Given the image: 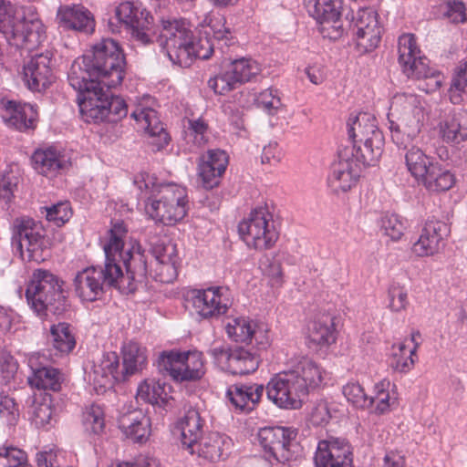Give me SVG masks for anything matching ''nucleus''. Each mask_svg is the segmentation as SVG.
<instances>
[{
	"label": "nucleus",
	"mask_w": 467,
	"mask_h": 467,
	"mask_svg": "<svg viewBox=\"0 0 467 467\" xmlns=\"http://www.w3.org/2000/svg\"><path fill=\"white\" fill-rule=\"evenodd\" d=\"M351 31L360 52L372 51L378 47L382 33L378 14L370 8L359 9L353 17Z\"/></svg>",
	"instance_id": "19"
},
{
	"label": "nucleus",
	"mask_w": 467,
	"mask_h": 467,
	"mask_svg": "<svg viewBox=\"0 0 467 467\" xmlns=\"http://www.w3.org/2000/svg\"><path fill=\"white\" fill-rule=\"evenodd\" d=\"M176 264V258L161 263H156L154 268V278L157 281L165 284L173 282L177 277Z\"/></svg>",
	"instance_id": "57"
},
{
	"label": "nucleus",
	"mask_w": 467,
	"mask_h": 467,
	"mask_svg": "<svg viewBox=\"0 0 467 467\" xmlns=\"http://www.w3.org/2000/svg\"><path fill=\"white\" fill-rule=\"evenodd\" d=\"M31 387L44 389L58 391L61 389L62 374L61 372L52 367H41L33 369V373L27 379Z\"/></svg>",
	"instance_id": "42"
},
{
	"label": "nucleus",
	"mask_w": 467,
	"mask_h": 467,
	"mask_svg": "<svg viewBox=\"0 0 467 467\" xmlns=\"http://www.w3.org/2000/svg\"><path fill=\"white\" fill-rule=\"evenodd\" d=\"M111 235H115L121 242L115 258L118 265V258L122 260L127 272L126 275H123L124 286L118 288L124 293H133L137 289V285L143 283L146 279L148 273L146 255L140 244H133L131 248L123 251L124 244L121 238L117 236L114 231H111Z\"/></svg>",
	"instance_id": "17"
},
{
	"label": "nucleus",
	"mask_w": 467,
	"mask_h": 467,
	"mask_svg": "<svg viewBox=\"0 0 467 467\" xmlns=\"http://www.w3.org/2000/svg\"><path fill=\"white\" fill-rule=\"evenodd\" d=\"M181 430V441L185 449H193L196 441L202 437L203 420L200 412L195 409H190L179 423Z\"/></svg>",
	"instance_id": "40"
},
{
	"label": "nucleus",
	"mask_w": 467,
	"mask_h": 467,
	"mask_svg": "<svg viewBox=\"0 0 467 467\" xmlns=\"http://www.w3.org/2000/svg\"><path fill=\"white\" fill-rule=\"evenodd\" d=\"M342 392L348 401L356 408L366 409L371 405L369 396L365 393L364 389L358 382L348 383L343 387Z\"/></svg>",
	"instance_id": "52"
},
{
	"label": "nucleus",
	"mask_w": 467,
	"mask_h": 467,
	"mask_svg": "<svg viewBox=\"0 0 467 467\" xmlns=\"http://www.w3.org/2000/svg\"><path fill=\"white\" fill-rule=\"evenodd\" d=\"M58 24L67 28L86 34L92 33L95 20L91 12L81 5L59 6L57 13Z\"/></svg>",
	"instance_id": "31"
},
{
	"label": "nucleus",
	"mask_w": 467,
	"mask_h": 467,
	"mask_svg": "<svg viewBox=\"0 0 467 467\" xmlns=\"http://www.w3.org/2000/svg\"><path fill=\"white\" fill-rule=\"evenodd\" d=\"M122 368L115 352L104 354L93 366L94 389L102 394L113 388L116 381H125L129 377L141 371L147 364L146 348L135 341L122 347Z\"/></svg>",
	"instance_id": "3"
},
{
	"label": "nucleus",
	"mask_w": 467,
	"mask_h": 467,
	"mask_svg": "<svg viewBox=\"0 0 467 467\" xmlns=\"http://www.w3.org/2000/svg\"><path fill=\"white\" fill-rule=\"evenodd\" d=\"M257 101L259 107L269 115L276 114L282 107L281 99L277 96V90L272 88L262 91L258 96Z\"/></svg>",
	"instance_id": "55"
},
{
	"label": "nucleus",
	"mask_w": 467,
	"mask_h": 467,
	"mask_svg": "<svg viewBox=\"0 0 467 467\" xmlns=\"http://www.w3.org/2000/svg\"><path fill=\"white\" fill-rule=\"evenodd\" d=\"M46 218L57 225H62L71 217V209L68 202H58L50 207L45 208Z\"/></svg>",
	"instance_id": "56"
},
{
	"label": "nucleus",
	"mask_w": 467,
	"mask_h": 467,
	"mask_svg": "<svg viewBox=\"0 0 467 467\" xmlns=\"http://www.w3.org/2000/svg\"><path fill=\"white\" fill-rule=\"evenodd\" d=\"M316 467H352V452L343 439L329 438L318 442L314 457Z\"/></svg>",
	"instance_id": "23"
},
{
	"label": "nucleus",
	"mask_w": 467,
	"mask_h": 467,
	"mask_svg": "<svg viewBox=\"0 0 467 467\" xmlns=\"http://www.w3.org/2000/svg\"><path fill=\"white\" fill-rule=\"evenodd\" d=\"M467 88V75L458 67L454 77L451 79L450 96L453 103L461 100V92H464Z\"/></svg>",
	"instance_id": "62"
},
{
	"label": "nucleus",
	"mask_w": 467,
	"mask_h": 467,
	"mask_svg": "<svg viewBox=\"0 0 467 467\" xmlns=\"http://www.w3.org/2000/svg\"><path fill=\"white\" fill-rule=\"evenodd\" d=\"M53 348L60 354H68L76 347L75 336L67 323L60 322L50 328Z\"/></svg>",
	"instance_id": "45"
},
{
	"label": "nucleus",
	"mask_w": 467,
	"mask_h": 467,
	"mask_svg": "<svg viewBox=\"0 0 467 467\" xmlns=\"http://www.w3.org/2000/svg\"><path fill=\"white\" fill-rule=\"evenodd\" d=\"M224 292H227L226 289L220 286L192 290L188 296V301L201 317H218L225 314L228 309L229 299Z\"/></svg>",
	"instance_id": "22"
},
{
	"label": "nucleus",
	"mask_w": 467,
	"mask_h": 467,
	"mask_svg": "<svg viewBox=\"0 0 467 467\" xmlns=\"http://www.w3.org/2000/svg\"><path fill=\"white\" fill-rule=\"evenodd\" d=\"M420 337L419 331L411 334L410 340L414 346L412 348L407 350L405 343H400L398 347L399 352L393 354V361L391 363L392 368L400 372L409 371L414 365L413 356L416 355V351L420 346V343L416 341V337Z\"/></svg>",
	"instance_id": "47"
},
{
	"label": "nucleus",
	"mask_w": 467,
	"mask_h": 467,
	"mask_svg": "<svg viewBox=\"0 0 467 467\" xmlns=\"http://www.w3.org/2000/svg\"><path fill=\"white\" fill-rule=\"evenodd\" d=\"M389 307L395 312L406 309L408 306V290L400 285H392L389 290Z\"/></svg>",
	"instance_id": "59"
},
{
	"label": "nucleus",
	"mask_w": 467,
	"mask_h": 467,
	"mask_svg": "<svg viewBox=\"0 0 467 467\" xmlns=\"http://www.w3.org/2000/svg\"><path fill=\"white\" fill-rule=\"evenodd\" d=\"M399 64L403 73L410 78H429L427 90H435L441 86L440 74L431 68L428 59L420 56V50L417 47L413 35L407 34L400 36L398 41Z\"/></svg>",
	"instance_id": "10"
},
{
	"label": "nucleus",
	"mask_w": 467,
	"mask_h": 467,
	"mask_svg": "<svg viewBox=\"0 0 467 467\" xmlns=\"http://www.w3.org/2000/svg\"><path fill=\"white\" fill-rule=\"evenodd\" d=\"M211 30L213 32V42L207 37L200 38L196 43L192 40L190 49H188L191 64L195 58L203 60L210 58L215 44L221 46V48L223 46L229 47L232 44L233 35L230 28L225 26L224 18L213 21L211 26Z\"/></svg>",
	"instance_id": "28"
},
{
	"label": "nucleus",
	"mask_w": 467,
	"mask_h": 467,
	"mask_svg": "<svg viewBox=\"0 0 467 467\" xmlns=\"http://www.w3.org/2000/svg\"><path fill=\"white\" fill-rule=\"evenodd\" d=\"M238 232L246 244L256 250L270 249L279 238L273 214L267 207L254 209L248 218L239 223Z\"/></svg>",
	"instance_id": "9"
},
{
	"label": "nucleus",
	"mask_w": 467,
	"mask_h": 467,
	"mask_svg": "<svg viewBox=\"0 0 467 467\" xmlns=\"http://www.w3.org/2000/svg\"><path fill=\"white\" fill-rule=\"evenodd\" d=\"M381 230L391 240L397 241L403 235L405 223L398 214H386L381 219Z\"/></svg>",
	"instance_id": "54"
},
{
	"label": "nucleus",
	"mask_w": 467,
	"mask_h": 467,
	"mask_svg": "<svg viewBox=\"0 0 467 467\" xmlns=\"http://www.w3.org/2000/svg\"><path fill=\"white\" fill-rule=\"evenodd\" d=\"M405 162L408 171L419 182L435 161L419 147L411 146L405 153Z\"/></svg>",
	"instance_id": "44"
},
{
	"label": "nucleus",
	"mask_w": 467,
	"mask_h": 467,
	"mask_svg": "<svg viewBox=\"0 0 467 467\" xmlns=\"http://www.w3.org/2000/svg\"><path fill=\"white\" fill-rule=\"evenodd\" d=\"M86 99H79V111L87 122H117L127 116L125 101L109 90L94 91Z\"/></svg>",
	"instance_id": "11"
},
{
	"label": "nucleus",
	"mask_w": 467,
	"mask_h": 467,
	"mask_svg": "<svg viewBox=\"0 0 467 467\" xmlns=\"http://www.w3.org/2000/svg\"><path fill=\"white\" fill-rule=\"evenodd\" d=\"M64 282L48 270L33 272L26 290L28 304L38 314L61 315L68 307L63 290Z\"/></svg>",
	"instance_id": "5"
},
{
	"label": "nucleus",
	"mask_w": 467,
	"mask_h": 467,
	"mask_svg": "<svg viewBox=\"0 0 467 467\" xmlns=\"http://www.w3.org/2000/svg\"><path fill=\"white\" fill-rule=\"evenodd\" d=\"M85 56L100 76L103 87L111 88L121 84L124 78L125 57L117 41L103 38Z\"/></svg>",
	"instance_id": "8"
},
{
	"label": "nucleus",
	"mask_w": 467,
	"mask_h": 467,
	"mask_svg": "<svg viewBox=\"0 0 467 467\" xmlns=\"http://www.w3.org/2000/svg\"><path fill=\"white\" fill-rule=\"evenodd\" d=\"M450 234L449 225L440 220H428L418 240L412 245V253L420 257L432 256L440 252L443 240Z\"/></svg>",
	"instance_id": "25"
},
{
	"label": "nucleus",
	"mask_w": 467,
	"mask_h": 467,
	"mask_svg": "<svg viewBox=\"0 0 467 467\" xmlns=\"http://www.w3.org/2000/svg\"><path fill=\"white\" fill-rule=\"evenodd\" d=\"M0 35L17 48L32 50L45 38V29L38 19H23L15 23V11L10 2L0 0Z\"/></svg>",
	"instance_id": "6"
},
{
	"label": "nucleus",
	"mask_w": 467,
	"mask_h": 467,
	"mask_svg": "<svg viewBox=\"0 0 467 467\" xmlns=\"http://www.w3.org/2000/svg\"><path fill=\"white\" fill-rule=\"evenodd\" d=\"M264 391L265 387L261 384H235L228 388L226 397L236 410L250 412L260 401Z\"/></svg>",
	"instance_id": "35"
},
{
	"label": "nucleus",
	"mask_w": 467,
	"mask_h": 467,
	"mask_svg": "<svg viewBox=\"0 0 467 467\" xmlns=\"http://www.w3.org/2000/svg\"><path fill=\"white\" fill-rule=\"evenodd\" d=\"M213 362L223 371L233 375H246L254 372L259 366V357L243 347L228 348L214 343L207 350Z\"/></svg>",
	"instance_id": "14"
},
{
	"label": "nucleus",
	"mask_w": 467,
	"mask_h": 467,
	"mask_svg": "<svg viewBox=\"0 0 467 467\" xmlns=\"http://www.w3.org/2000/svg\"><path fill=\"white\" fill-rule=\"evenodd\" d=\"M260 71L258 64L247 58H240L224 64L222 70L208 81L209 87L218 95H225L239 85L249 81Z\"/></svg>",
	"instance_id": "15"
},
{
	"label": "nucleus",
	"mask_w": 467,
	"mask_h": 467,
	"mask_svg": "<svg viewBox=\"0 0 467 467\" xmlns=\"http://www.w3.org/2000/svg\"><path fill=\"white\" fill-rule=\"evenodd\" d=\"M0 467H30L26 453L16 447H5L0 450Z\"/></svg>",
	"instance_id": "53"
},
{
	"label": "nucleus",
	"mask_w": 467,
	"mask_h": 467,
	"mask_svg": "<svg viewBox=\"0 0 467 467\" xmlns=\"http://www.w3.org/2000/svg\"><path fill=\"white\" fill-rule=\"evenodd\" d=\"M158 367L178 381L199 379L203 374V363L197 352H162Z\"/></svg>",
	"instance_id": "16"
},
{
	"label": "nucleus",
	"mask_w": 467,
	"mask_h": 467,
	"mask_svg": "<svg viewBox=\"0 0 467 467\" xmlns=\"http://www.w3.org/2000/svg\"><path fill=\"white\" fill-rule=\"evenodd\" d=\"M206 131L207 124L203 120L200 119L189 120L187 135L193 137V142L198 146H202L206 143Z\"/></svg>",
	"instance_id": "63"
},
{
	"label": "nucleus",
	"mask_w": 467,
	"mask_h": 467,
	"mask_svg": "<svg viewBox=\"0 0 467 467\" xmlns=\"http://www.w3.org/2000/svg\"><path fill=\"white\" fill-rule=\"evenodd\" d=\"M148 244L150 245L151 254L155 257L156 263H161L177 258L175 244L171 243L165 244L157 235L149 237Z\"/></svg>",
	"instance_id": "49"
},
{
	"label": "nucleus",
	"mask_w": 467,
	"mask_h": 467,
	"mask_svg": "<svg viewBox=\"0 0 467 467\" xmlns=\"http://www.w3.org/2000/svg\"><path fill=\"white\" fill-rule=\"evenodd\" d=\"M295 436L293 431L278 426L261 428L257 434L259 443L270 462H285L292 458L291 442Z\"/></svg>",
	"instance_id": "18"
},
{
	"label": "nucleus",
	"mask_w": 467,
	"mask_h": 467,
	"mask_svg": "<svg viewBox=\"0 0 467 467\" xmlns=\"http://www.w3.org/2000/svg\"><path fill=\"white\" fill-rule=\"evenodd\" d=\"M340 0H305V6L308 14L321 25V31L325 32L330 29L336 31V35L330 37H337L340 35Z\"/></svg>",
	"instance_id": "29"
},
{
	"label": "nucleus",
	"mask_w": 467,
	"mask_h": 467,
	"mask_svg": "<svg viewBox=\"0 0 467 467\" xmlns=\"http://www.w3.org/2000/svg\"><path fill=\"white\" fill-rule=\"evenodd\" d=\"M228 165L227 153L220 149L209 150L199 158L198 175L205 189H213L220 182Z\"/></svg>",
	"instance_id": "27"
},
{
	"label": "nucleus",
	"mask_w": 467,
	"mask_h": 467,
	"mask_svg": "<svg viewBox=\"0 0 467 467\" xmlns=\"http://www.w3.org/2000/svg\"><path fill=\"white\" fill-rule=\"evenodd\" d=\"M150 420L142 410H134L122 414L119 419L121 431L134 441H145L150 433Z\"/></svg>",
	"instance_id": "37"
},
{
	"label": "nucleus",
	"mask_w": 467,
	"mask_h": 467,
	"mask_svg": "<svg viewBox=\"0 0 467 467\" xmlns=\"http://www.w3.org/2000/svg\"><path fill=\"white\" fill-rule=\"evenodd\" d=\"M83 423L87 431L95 434L103 431L105 427L104 410L101 406L92 404L83 414Z\"/></svg>",
	"instance_id": "50"
},
{
	"label": "nucleus",
	"mask_w": 467,
	"mask_h": 467,
	"mask_svg": "<svg viewBox=\"0 0 467 467\" xmlns=\"http://www.w3.org/2000/svg\"><path fill=\"white\" fill-rule=\"evenodd\" d=\"M389 386V381L382 380L375 385L374 396H369L370 407L374 405L373 412L376 414H384L389 410V393L388 391Z\"/></svg>",
	"instance_id": "51"
},
{
	"label": "nucleus",
	"mask_w": 467,
	"mask_h": 467,
	"mask_svg": "<svg viewBox=\"0 0 467 467\" xmlns=\"http://www.w3.org/2000/svg\"><path fill=\"white\" fill-rule=\"evenodd\" d=\"M193 39L191 29L183 21H162L159 36L160 46L166 51L170 60L182 67L191 66L189 50Z\"/></svg>",
	"instance_id": "13"
},
{
	"label": "nucleus",
	"mask_w": 467,
	"mask_h": 467,
	"mask_svg": "<svg viewBox=\"0 0 467 467\" xmlns=\"http://www.w3.org/2000/svg\"><path fill=\"white\" fill-rule=\"evenodd\" d=\"M121 246V242L115 235L104 246V267L91 266L78 272L74 278L76 295L82 300L93 302L103 294V285L123 287L125 278L119 265L116 263V253Z\"/></svg>",
	"instance_id": "4"
},
{
	"label": "nucleus",
	"mask_w": 467,
	"mask_h": 467,
	"mask_svg": "<svg viewBox=\"0 0 467 467\" xmlns=\"http://www.w3.org/2000/svg\"><path fill=\"white\" fill-rule=\"evenodd\" d=\"M13 242L24 261L41 263L50 256L51 240L43 226L32 218L15 219Z\"/></svg>",
	"instance_id": "7"
},
{
	"label": "nucleus",
	"mask_w": 467,
	"mask_h": 467,
	"mask_svg": "<svg viewBox=\"0 0 467 467\" xmlns=\"http://www.w3.org/2000/svg\"><path fill=\"white\" fill-rule=\"evenodd\" d=\"M83 55L74 60L67 75L69 85L78 92V101L86 99L94 91H100L103 83L98 71Z\"/></svg>",
	"instance_id": "21"
},
{
	"label": "nucleus",
	"mask_w": 467,
	"mask_h": 467,
	"mask_svg": "<svg viewBox=\"0 0 467 467\" xmlns=\"http://www.w3.org/2000/svg\"><path fill=\"white\" fill-rule=\"evenodd\" d=\"M259 268L270 279L272 285L282 284L283 271L276 254H265L259 261Z\"/></svg>",
	"instance_id": "48"
},
{
	"label": "nucleus",
	"mask_w": 467,
	"mask_h": 467,
	"mask_svg": "<svg viewBox=\"0 0 467 467\" xmlns=\"http://www.w3.org/2000/svg\"><path fill=\"white\" fill-rule=\"evenodd\" d=\"M7 110H11L8 122L17 130H23L35 127L37 113L33 105H17L13 101H9Z\"/></svg>",
	"instance_id": "43"
},
{
	"label": "nucleus",
	"mask_w": 467,
	"mask_h": 467,
	"mask_svg": "<svg viewBox=\"0 0 467 467\" xmlns=\"http://www.w3.org/2000/svg\"><path fill=\"white\" fill-rule=\"evenodd\" d=\"M428 191L439 192L450 190L455 183L454 175L435 161L418 182Z\"/></svg>",
	"instance_id": "41"
},
{
	"label": "nucleus",
	"mask_w": 467,
	"mask_h": 467,
	"mask_svg": "<svg viewBox=\"0 0 467 467\" xmlns=\"http://www.w3.org/2000/svg\"><path fill=\"white\" fill-rule=\"evenodd\" d=\"M31 161L33 168L45 176H55L67 164L66 157L53 147L36 150Z\"/></svg>",
	"instance_id": "38"
},
{
	"label": "nucleus",
	"mask_w": 467,
	"mask_h": 467,
	"mask_svg": "<svg viewBox=\"0 0 467 467\" xmlns=\"http://www.w3.org/2000/svg\"><path fill=\"white\" fill-rule=\"evenodd\" d=\"M131 117L136 120L140 129L151 137L152 140L150 143L156 146L157 150H161L169 143V134L161 123L154 109L150 108H138L131 113Z\"/></svg>",
	"instance_id": "32"
},
{
	"label": "nucleus",
	"mask_w": 467,
	"mask_h": 467,
	"mask_svg": "<svg viewBox=\"0 0 467 467\" xmlns=\"http://www.w3.org/2000/svg\"><path fill=\"white\" fill-rule=\"evenodd\" d=\"M230 447V441L227 437L217 432H211L202 436L193 449H188L191 454L196 453L198 457L208 462H217L221 460Z\"/></svg>",
	"instance_id": "36"
},
{
	"label": "nucleus",
	"mask_w": 467,
	"mask_h": 467,
	"mask_svg": "<svg viewBox=\"0 0 467 467\" xmlns=\"http://www.w3.org/2000/svg\"><path fill=\"white\" fill-rule=\"evenodd\" d=\"M116 16L130 39L141 46L153 42V17L140 1H125L115 10Z\"/></svg>",
	"instance_id": "12"
},
{
	"label": "nucleus",
	"mask_w": 467,
	"mask_h": 467,
	"mask_svg": "<svg viewBox=\"0 0 467 467\" xmlns=\"http://www.w3.org/2000/svg\"><path fill=\"white\" fill-rule=\"evenodd\" d=\"M376 122V118L368 112H359L350 117L348 121V133L353 144H358L359 139L368 136V132H372Z\"/></svg>",
	"instance_id": "46"
},
{
	"label": "nucleus",
	"mask_w": 467,
	"mask_h": 467,
	"mask_svg": "<svg viewBox=\"0 0 467 467\" xmlns=\"http://www.w3.org/2000/svg\"><path fill=\"white\" fill-rule=\"evenodd\" d=\"M51 57L48 53L33 56L23 67V79L34 91L46 89L52 81Z\"/></svg>",
	"instance_id": "30"
},
{
	"label": "nucleus",
	"mask_w": 467,
	"mask_h": 467,
	"mask_svg": "<svg viewBox=\"0 0 467 467\" xmlns=\"http://www.w3.org/2000/svg\"><path fill=\"white\" fill-rule=\"evenodd\" d=\"M322 380V368L312 359L302 357L289 369L275 374L268 381L266 395L279 408L299 409L310 390Z\"/></svg>",
	"instance_id": "1"
},
{
	"label": "nucleus",
	"mask_w": 467,
	"mask_h": 467,
	"mask_svg": "<svg viewBox=\"0 0 467 467\" xmlns=\"http://www.w3.org/2000/svg\"><path fill=\"white\" fill-rule=\"evenodd\" d=\"M391 114H400V119L415 134L424 119V107L420 99L414 94H397L390 104Z\"/></svg>",
	"instance_id": "26"
},
{
	"label": "nucleus",
	"mask_w": 467,
	"mask_h": 467,
	"mask_svg": "<svg viewBox=\"0 0 467 467\" xmlns=\"http://www.w3.org/2000/svg\"><path fill=\"white\" fill-rule=\"evenodd\" d=\"M308 344L311 348L327 346L336 341L335 317L328 312L317 314L308 324Z\"/></svg>",
	"instance_id": "34"
},
{
	"label": "nucleus",
	"mask_w": 467,
	"mask_h": 467,
	"mask_svg": "<svg viewBox=\"0 0 467 467\" xmlns=\"http://www.w3.org/2000/svg\"><path fill=\"white\" fill-rule=\"evenodd\" d=\"M440 134L445 142L453 145L467 140V111L448 116L440 123Z\"/></svg>",
	"instance_id": "39"
},
{
	"label": "nucleus",
	"mask_w": 467,
	"mask_h": 467,
	"mask_svg": "<svg viewBox=\"0 0 467 467\" xmlns=\"http://www.w3.org/2000/svg\"><path fill=\"white\" fill-rule=\"evenodd\" d=\"M134 184L145 198V212L153 220L164 224H172L184 218L187 213L186 191L173 184H157L156 178L149 173H140Z\"/></svg>",
	"instance_id": "2"
},
{
	"label": "nucleus",
	"mask_w": 467,
	"mask_h": 467,
	"mask_svg": "<svg viewBox=\"0 0 467 467\" xmlns=\"http://www.w3.org/2000/svg\"><path fill=\"white\" fill-rule=\"evenodd\" d=\"M373 130H375L368 132V136L359 139L358 144L348 147L353 150L356 160L364 166H374L383 152L384 137L377 122Z\"/></svg>",
	"instance_id": "33"
},
{
	"label": "nucleus",
	"mask_w": 467,
	"mask_h": 467,
	"mask_svg": "<svg viewBox=\"0 0 467 467\" xmlns=\"http://www.w3.org/2000/svg\"><path fill=\"white\" fill-rule=\"evenodd\" d=\"M338 158L328 177V184L335 192H347L356 183L359 176L358 164L361 163L348 147L339 151Z\"/></svg>",
	"instance_id": "24"
},
{
	"label": "nucleus",
	"mask_w": 467,
	"mask_h": 467,
	"mask_svg": "<svg viewBox=\"0 0 467 467\" xmlns=\"http://www.w3.org/2000/svg\"><path fill=\"white\" fill-rule=\"evenodd\" d=\"M17 371V363L15 358L7 353L0 354V383L7 384L14 378Z\"/></svg>",
	"instance_id": "60"
},
{
	"label": "nucleus",
	"mask_w": 467,
	"mask_h": 467,
	"mask_svg": "<svg viewBox=\"0 0 467 467\" xmlns=\"http://www.w3.org/2000/svg\"><path fill=\"white\" fill-rule=\"evenodd\" d=\"M37 467H60L57 453L52 450L36 454Z\"/></svg>",
	"instance_id": "64"
},
{
	"label": "nucleus",
	"mask_w": 467,
	"mask_h": 467,
	"mask_svg": "<svg viewBox=\"0 0 467 467\" xmlns=\"http://www.w3.org/2000/svg\"><path fill=\"white\" fill-rule=\"evenodd\" d=\"M228 337L234 342L251 344L258 349H265L270 345L268 327L248 317L232 318L225 325Z\"/></svg>",
	"instance_id": "20"
},
{
	"label": "nucleus",
	"mask_w": 467,
	"mask_h": 467,
	"mask_svg": "<svg viewBox=\"0 0 467 467\" xmlns=\"http://www.w3.org/2000/svg\"><path fill=\"white\" fill-rule=\"evenodd\" d=\"M18 409L15 400L4 393H0V417L8 425H14L18 419Z\"/></svg>",
	"instance_id": "58"
},
{
	"label": "nucleus",
	"mask_w": 467,
	"mask_h": 467,
	"mask_svg": "<svg viewBox=\"0 0 467 467\" xmlns=\"http://www.w3.org/2000/svg\"><path fill=\"white\" fill-rule=\"evenodd\" d=\"M53 420V409L49 403L36 404L33 410V421L36 427L51 425Z\"/></svg>",
	"instance_id": "61"
}]
</instances>
